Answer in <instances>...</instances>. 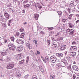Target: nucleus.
Returning a JSON list of instances; mask_svg holds the SVG:
<instances>
[{"label":"nucleus","mask_w":79,"mask_h":79,"mask_svg":"<svg viewBox=\"0 0 79 79\" xmlns=\"http://www.w3.org/2000/svg\"><path fill=\"white\" fill-rule=\"evenodd\" d=\"M73 29H68L66 30V33H69V35L73 37V36H74L76 34V30H73Z\"/></svg>","instance_id":"obj_1"},{"label":"nucleus","mask_w":79,"mask_h":79,"mask_svg":"<svg viewBox=\"0 0 79 79\" xmlns=\"http://www.w3.org/2000/svg\"><path fill=\"white\" fill-rule=\"evenodd\" d=\"M15 64V63L14 62L10 63L7 65L6 68L7 69H11L13 68H14Z\"/></svg>","instance_id":"obj_2"},{"label":"nucleus","mask_w":79,"mask_h":79,"mask_svg":"<svg viewBox=\"0 0 79 79\" xmlns=\"http://www.w3.org/2000/svg\"><path fill=\"white\" fill-rule=\"evenodd\" d=\"M50 60L52 63H55L57 60V58L55 56H53L50 57Z\"/></svg>","instance_id":"obj_3"},{"label":"nucleus","mask_w":79,"mask_h":79,"mask_svg":"<svg viewBox=\"0 0 79 79\" xmlns=\"http://www.w3.org/2000/svg\"><path fill=\"white\" fill-rule=\"evenodd\" d=\"M61 66H63V67H65L68 65V63L67 61L64 60V59H63L62 60L61 62Z\"/></svg>","instance_id":"obj_4"},{"label":"nucleus","mask_w":79,"mask_h":79,"mask_svg":"<svg viewBox=\"0 0 79 79\" xmlns=\"http://www.w3.org/2000/svg\"><path fill=\"white\" fill-rule=\"evenodd\" d=\"M4 15L5 17L6 20H8L9 19V18H10V15H9L8 13L7 12H6V11H5L4 12Z\"/></svg>","instance_id":"obj_5"},{"label":"nucleus","mask_w":79,"mask_h":79,"mask_svg":"<svg viewBox=\"0 0 79 79\" xmlns=\"http://www.w3.org/2000/svg\"><path fill=\"white\" fill-rule=\"evenodd\" d=\"M16 42L19 44H23V43L24 42L23 40L21 39L17 40Z\"/></svg>","instance_id":"obj_6"},{"label":"nucleus","mask_w":79,"mask_h":79,"mask_svg":"<svg viewBox=\"0 0 79 79\" xmlns=\"http://www.w3.org/2000/svg\"><path fill=\"white\" fill-rule=\"evenodd\" d=\"M69 53H70V56H72V57H74V56H75L76 54V52H69Z\"/></svg>","instance_id":"obj_7"},{"label":"nucleus","mask_w":79,"mask_h":79,"mask_svg":"<svg viewBox=\"0 0 79 79\" xmlns=\"http://www.w3.org/2000/svg\"><path fill=\"white\" fill-rule=\"evenodd\" d=\"M70 50L73 51H77V48L75 46H73L71 47L70 48Z\"/></svg>","instance_id":"obj_8"},{"label":"nucleus","mask_w":79,"mask_h":79,"mask_svg":"<svg viewBox=\"0 0 79 79\" xmlns=\"http://www.w3.org/2000/svg\"><path fill=\"white\" fill-rule=\"evenodd\" d=\"M9 49L10 50H13V51H15L16 50V46L15 45L12 46L11 47L9 48Z\"/></svg>","instance_id":"obj_9"},{"label":"nucleus","mask_w":79,"mask_h":79,"mask_svg":"<svg viewBox=\"0 0 79 79\" xmlns=\"http://www.w3.org/2000/svg\"><path fill=\"white\" fill-rule=\"evenodd\" d=\"M72 68L73 70H75L76 71H79V69L76 65H73L72 67Z\"/></svg>","instance_id":"obj_10"},{"label":"nucleus","mask_w":79,"mask_h":79,"mask_svg":"<svg viewBox=\"0 0 79 79\" xmlns=\"http://www.w3.org/2000/svg\"><path fill=\"white\" fill-rule=\"evenodd\" d=\"M15 75L16 77H20V76H21V75L20 74V73H19V72L18 70H17L16 71Z\"/></svg>","instance_id":"obj_11"},{"label":"nucleus","mask_w":79,"mask_h":79,"mask_svg":"<svg viewBox=\"0 0 79 79\" xmlns=\"http://www.w3.org/2000/svg\"><path fill=\"white\" fill-rule=\"evenodd\" d=\"M14 59L16 60L17 61H18V60H20V58H19V57L18 56V55H16L14 56Z\"/></svg>","instance_id":"obj_12"},{"label":"nucleus","mask_w":79,"mask_h":79,"mask_svg":"<svg viewBox=\"0 0 79 79\" xmlns=\"http://www.w3.org/2000/svg\"><path fill=\"white\" fill-rule=\"evenodd\" d=\"M56 67L57 69H60L61 67V65L60 63L57 64L56 65Z\"/></svg>","instance_id":"obj_13"},{"label":"nucleus","mask_w":79,"mask_h":79,"mask_svg":"<svg viewBox=\"0 0 79 79\" xmlns=\"http://www.w3.org/2000/svg\"><path fill=\"white\" fill-rule=\"evenodd\" d=\"M56 55L58 57H62L63 56V54L61 53H59L56 54Z\"/></svg>","instance_id":"obj_14"},{"label":"nucleus","mask_w":79,"mask_h":79,"mask_svg":"<svg viewBox=\"0 0 79 79\" xmlns=\"http://www.w3.org/2000/svg\"><path fill=\"white\" fill-rule=\"evenodd\" d=\"M17 50L18 51V52H21L23 50V48H21V47H18L17 48Z\"/></svg>","instance_id":"obj_15"},{"label":"nucleus","mask_w":79,"mask_h":79,"mask_svg":"<svg viewBox=\"0 0 79 79\" xmlns=\"http://www.w3.org/2000/svg\"><path fill=\"white\" fill-rule=\"evenodd\" d=\"M68 26L70 28H73V27H74V24L71 23H68Z\"/></svg>","instance_id":"obj_16"},{"label":"nucleus","mask_w":79,"mask_h":79,"mask_svg":"<svg viewBox=\"0 0 79 79\" xmlns=\"http://www.w3.org/2000/svg\"><path fill=\"white\" fill-rule=\"evenodd\" d=\"M39 14H35V19L36 20H37L38 19V18H39Z\"/></svg>","instance_id":"obj_17"},{"label":"nucleus","mask_w":79,"mask_h":79,"mask_svg":"<svg viewBox=\"0 0 79 79\" xmlns=\"http://www.w3.org/2000/svg\"><path fill=\"white\" fill-rule=\"evenodd\" d=\"M66 48V45H64L63 46L61 47L60 48V50H65Z\"/></svg>","instance_id":"obj_18"},{"label":"nucleus","mask_w":79,"mask_h":79,"mask_svg":"<svg viewBox=\"0 0 79 79\" xmlns=\"http://www.w3.org/2000/svg\"><path fill=\"white\" fill-rule=\"evenodd\" d=\"M67 11H68V13H69V14H70V13H71V12H72L71 8H67Z\"/></svg>","instance_id":"obj_19"},{"label":"nucleus","mask_w":79,"mask_h":79,"mask_svg":"<svg viewBox=\"0 0 79 79\" xmlns=\"http://www.w3.org/2000/svg\"><path fill=\"white\" fill-rule=\"evenodd\" d=\"M29 57L27 56L26 58V64H28V63H29Z\"/></svg>","instance_id":"obj_20"},{"label":"nucleus","mask_w":79,"mask_h":79,"mask_svg":"<svg viewBox=\"0 0 79 79\" xmlns=\"http://www.w3.org/2000/svg\"><path fill=\"white\" fill-rule=\"evenodd\" d=\"M73 16V14H70L69 16V17L68 18V19H69V20H71V19H72V17Z\"/></svg>","instance_id":"obj_21"},{"label":"nucleus","mask_w":79,"mask_h":79,"mask_svg":"<svg viewBox=\"0 0 79 79\" xmlns=\"http://www.w3.org/2000/svg\"><path fill=\"white\" fill-rule=\"evenodd\" d=\"M24 35H25V34L24 33L21 34L19 36L20 38H22V39L24 38Z\"/></svg>","instance_id":"obj_22"},{"label":"nucleus","mask_w":79,"mask_h":79,"mask_svg":"<svg viewBox=\"0 0 79 79\" xmlns=\"http://www.w3.org/2000/svg\"><path fill=\"white\" fill-rule=\"evenodd\" d=\"M38 7L39 8V10H41V8H42V6L40 5V3H38Z\"/></svg>","instance_id":"obj_23"},{"label":"nucleus","mask_w":79,"mask_h":79,"mask_svg":"<svg viewBox=\"0 0 79 79\" xmlns=\"http://www.w3.org/2000/svg\"><path fill=\"white\" fill-rule=\"evenodd\" d=\"M30 6V4H27L25 5H24V8H29Z\"/></svg>","instance_id":"obj_24"},{"label":"nucleus","mask_w":79,"mask_h":79,"mask_svg":"<svg viewBox=\"0 0 79 79\" xmlns=\"http://www.w3.org/2000/svg\"><path fill=\"white\" fill-rule=\"evenodd\" d=\"M13 21V19H11L8 22V25L9 26H10V24H11V21Z\"/></svg>","instance_id":"obj_25"},{"label":"nucleus","mask_w":79,"mask_h":79,"mask_svg":"<svg viewBox=\"0 0 79 79\" xmlns=\"http://www.w3.org/2000/svg\"><path fill=\"white\" fill-rule=\"evenodd\" d=\"M25 61V60L24 59H23L21 61H19V64H23V63H24V62Z\"/></svg>","instance_id":"obj_26"},{"label":"nucleus","mask_w":79,"mask_h":79,"mask_svg":"<svg viewBox=\"0 0 79 79\" xmlns=\"http://www.w3.org/2000/svg\"><path fill=\"white\" fill-rule=\"evenodd\" d=\"M39 68L42 73H43L44 72V69H43L42 67L41 66H40Z\"/></svg>","instance_id":"obj_27"},{"label":"nucleus","mask_w":79,"mask_h":79,"mask_svg":"<svg viewBox=\"0 0 79 79\" xmlns=\"http://www.w3.org/2000/svg\"><path fill=\"white\" fill-rule=\"evenodd\" d=\"M52 46L54 49H56V48H58V46L56 44L55 45H52Z\"/></svg>","instance_id":"obj_28"},{"label":"nucleus","mask_w":79,"mask_h":79,"mask_svg":"<svg viewBox=\"0 0 79 79\" xmlns=\"http://www.w3.org/2000/svg\"><path fill=\"white\" fill-rule=\"evenodd\" d=\"M31 79H38L36 75H34L32 76Z\"/></svg>","instance_id":"obj_29"},{"label":"nucleus","mask_w":79,"mask_h":79,"mask_svg":"<svg viewBox=\"0 0 79 79\" xmlns=\"http://www.w3.org/2000/svg\"><path fill=\"white\" fill-rule=\"evenodd\" d=\"M57 13L59 15V16H60L61 15H62V12L61 11H58Z\"/></svg>","instance_id":"obj_30"},{"label":"nucleus","mask_w":79,"mask_h":79,"mask_svg":"<svg viewBox=\"0 0 79 79\" xmlns=\"http://www.w3.org/2000/svg\"><path fill=\"white\" fill-rule=\"evenodd\" d=\"M13 44H9L8 45V47H9V48H10V47H12V46H13Z\"/></svg>","instance_id":"obj_31"},{"label":"nucleus","mask_w":79,"mask_h":79,"mask_svg":"<svg viewBox=\"0 0 79 79\" xmlns=\"http://www.w3.org/2000/svg\"><path fill=\"white\" fill-rule=\"evenodd\" d=\"M10 39L12 42H14V40H15V38L14 36H11Z\"/></svg>","instance_id":"obj_32"},{"label":"nucleus","mask_w":79,"mask_h":79,"mask_svg":"<svg viewBox=\"0 0 79 79\" xmlns=\"http://www.w3.org/2000/svg\"><path fill=\"white\" fill-rule=\"evenodd\" d=\"M35 66H36L34 64H32L30 65V67H31V68H34V67H35Z\"/></svg>","instance_id":"obj_33"},{"label":"nucleus","mask_w":79,"mask_h":79,"mask_svg":"<svg viewBox=\"0 0 79 79\" xmlns=\"http://www.w3.org/2000/svg\"><path fill=\"white\" fill-rule=\"evenodd\" d=\"M64 13H65L66 16H68V15H69L68 13L67 12L66 10H64Z\"/></svg>","instance_id":"obj_34"},{"label":"nucleus","mask_w":79,"mask_h":79,"mask_svg":"<svg viewBox=\"0 0 79 79\" xmlns=\"http://www.w3.org/2000/svg\"><path fill=\"white\" fill-rule=\"evenodd\" d=\"M1 54L2 56H4L5 54V52H1Z\"/></svg>","instance_id":"obj_35"},{"label":"nucleus","mask_w":79,"mask_h":79,"mask_svg":"<svg viewBox=\"0 0 79 79\" xmlns=\"http://www.w3.org/2000/svg\"><path fill=\"white\" fill-rule=\"evenodd\" d=\"M20 32H23L24 31V28L21 27L20 28Z\"/></svg>","instance_id":"obj_36"},{"label":"nucleus","mask_w":79,"mask_h":79,"mask_svg":"<svg viewBox=\"0 0 79 79\" xmlns=\"http://www.w3.org/2000/svg\"><path fill=\"white\" fill-rule=\"evenodd\" d=\"M45 59L46 60H47V61H49V57L47 56H46L45 57Z\"/></svg>","instance_id":"obj_37"},{"label":"nucleus","mask_w":79,"mask_h":79,"mask_svg":"<svg viewBox=\"0 0 79 79\" xmlns=\"http://www.w3.org/2000/svg\"><path fill=\"white\" fill-rule=\"evenodd\" d=\"M74 6V5H73V4H70V3L68 5V6H69V7H72V6Z\"/></svg>","instance_id":"obj_38"},{"label":"nucleus","mask_w":79,"mask_h":79,"mask_svg":"<svg viewBox=\"0 0 79 79\" xmlns=\"http://www.w3.org/2000/svg\"><path fill=\"white\" fill-rule=\"evenodd\" d=\"M30 53L31 55L32 56H33L34 55V52L32 51L30 52Z\"/></svg>","instance_id":"obj_39"},{"label":"nucleus","mask_w":79,"mask_h":79,"mask_svg":"<svg viewBox=\"0 0 79 79\" xmlns=\"http://www.w3.org/2000/svg\"><path fill=\"white\" fill-rule=\"evenodd\" d=\"M66 58L67 59V60H68L69 61V60H70V57H69V56H66Z\"/></svg>","instance_id":"obj_40"},{"label":"nucleus","mask_w":79,"mask_h":79,"mask_svg":"<svg viewBox=\"0 0 79 79\" xmlns=\"http://www.w3.org/2000/svg\"><path fill=\"white\" fill-rule=\"evenodd\" d=\"M50 1L51 3H53L55 2V0H50Z\"/></svg>","instance_id":"obj_41"},{"label":"nucleus","mask_w":79,"mask_h":79,"mask_svg":"<svg viewBox=\"0 0 79 79\" xmlns=\"http://www.w3.org/2000/svg\"><path fill=\"white\" fill-rule=\"evenodd\" d=\"M6 62H9V61H10V58H7L6 60Z\"/></svg>","instance_id":"obj_42"},{"label":"nucleus","mask_w":79,"mask_h":79,"mask_svg":"<svg viewBox=\"0 0 79 79\" xmlns=\"http://www.w3.org/2000/svg\"><path fill=\"white\" fill-rule=\"evenodd\" d=\"M41 58H42V59L43 60V61H44V63H45L46 62L45 60V59H44V57H43L42 56H41Z\"/></svg>","instance_id":"obj_43"},{"label":"nucleus","mask_w":79,"mask_h":79,"mask_svg":"<svg viewBox=\"0 0 79 79\" xmlns=\"http://www.w3.org/2000/svg\"><path fill=\"white\" fill-rule=\"evenodd\" d=\"M31 46V43H27V47H29Z\"/></svg>","instance_id":"obj_44"},{"label":"nucleus","mask_w":79,"mask_h":79,"mask_svg":"<svg viewBox=\"0 0 79 79\" xmlns=\"http://www.w3.org/2000/svg\"><path fill=\"white\" fill-rule=\"evenodd\" d=\"M40 3H41V4H42L43 6H45V4L44 2H40Z\"/></svg>","instance_id":"obj_45"},{"label":"nucleus","mask_w":79,"mask_h":79,"mask_svg":"<svg viewBox=\"0 0 79 79\" xmlns=\"http://www.w3.org/2000/svg\"><path fill=\"white\" fill-rule=\"evenodd\" d=\"M40 52L39 51H37V53L35 54V55H40Z\"/></svg>","instance_id":"obj_46"},{"label":"nucleus","mask_w":79,"mask_h":79,"mask_svg":"<svg viewBox=\"0 0 79 79\" xmlns=\"http://www.w3.org/2000/svg\"><path fill=\"white\" fill-rule=\"evenodd\" d=\"M76 76L74 74L73 75V79H76Z\"/></svg>","instance_id":"obj_47"},{"label":"nucleus","mask_w":79,"mask_h":79,"mask_svg":"<svg viewBox=\"0 0 79 79\" xmlns=\"http://www.w3.org/2000/svg\"><path fill=\"white\" fill-rule=\"evenodd\" d=\"M19 35V33L18 32H17L15 35L16 36H18Z\"/></svg>","instance_id":"obj_48"},{"label":"nucleus","mask_w":79,"mask_h":79,"mask_svg":"<svg viewBox=\"0 0 79 79\" xmlns=\"http://www.w3.org/2000/svg\"><path fill=\"white\" fill-rule=\"evenodd\" d=\"M48 29H49V31H51V30H52V29H53V27H48Z\"/></svg>","instance_id":"obj_49"},{"label":"nucleus","mask_w":79,"mask_h":79,"mask_svg":"<svg viewBox=\"0 0 79 79\" xmlns=\"http://www.w3.org/2000/svg\"><path fill=\"white\" fill-rule=\"evenodd\" d=\"M48 44V45H50V40H47Z\"/></svg>","instance_id":"obj_50"},{"label":"nucleus","mask_w":79,"mask_h":79,"mask_svg":"<svg viewBox=\"0 0 79 79\" xmlns=\"http://www.w3.org/2000/svg\"><path fill=\"white\" fill-rule=\"evenodd\" d=\"M61 30H62V31H64V29H65V28L64 27H62V28H61Z\"/></svg>","instance_id":"obj_51"},{"label":"nucleus","mask_w":79,"mask_h":79,"mask_svg":"<svg viewBox=\"0 0 79 79\" xmlns=\"http://www.w3.org/2000/svg\"><path fill=\"white\" fill-rule=\"evenodd\" d=\"M67 20V19H64L62 20L63 22H65Z\"/></svg>","instance_id":"obj_52"},{"label":"nucleus","mask_w":79,"mask_h":79,"mask_svg":"<svg viewBox=\"0 0 79 79\" xmlns=\"http://www.w3.org/2000/svg\"><path fill=\"white\" fill-rule=\"evenodd\" d=\"M52 44H53L52 45H56V43H54V42H52Z\"/></svg>","instance_id":"obj_53"},{"label":"nucleus","mask_w":79,"mask_h":79,"mask_svg":"<svg viewBox=\"0 0 79 79\" xmlns=\"http://www.w3.org/2000/svg\"><path fill=\"white\" fill-rule=\"evenodd\" d=\"M59 40H63V38L62 37H59L58 38Z\"/></svg>","instance_id":"obj_54"},{"label":"nucleus","mask_w":79,"mask_h":79,"mask_svg":"<svg viewBox=\"0 0 79 79\" xmlns=\"http://www.w3.org/2000/svg\"><path fill=\"white\" fill-rule=\"evenodd\" d=\"M69 3L72 5H74V2L73 1H72L71 3Z\"/></svg>","instance_id":"obj_55"},{"label":"nucleus","mask_w":79,"mask_h":79,"mask_svg":"<svg viewBox=\"0 0 79 79\" xmlns=\"http://www.w3.org/2000/svg\"><path fill=\"white\" fill-rule=\"evenodd\" d=\"M61 45V42H59L58 43V45L59 46H60Z\"/></svg>","instance_id":"obj_56"},{"label":"nucleus","mask_w":79,"mask_h":79,"mask_svg":"<svg viewBox=\"0 0 79 79\" xmlns=\"http://www.w3.org/2000/svg\"><path fill=\"white\" fill-rule=\"evenodd\" d=\"M51 39H52V40H53V41H55V38L52 37H51Z\"/></svg>","instance_id":"obj_57"},{"label":"nucleus","mask_w":79,"mask_h":79,"mask_svg":"<svg viewBox=\"0 0 79 79\" xmlns=\"http://www.w3.org/2000/svg\"><path fill=\"white\" fill-rule=\"evenodd\" d=\"M71 10L72 12H74V11H75L76 10L75 9H71Z\"/></svg>","instance_id":"obj_58"},{"label":"nucleus","mask_w":79,"mask_h":79,"mask_svg":"<svg viewBox=\"0 0 79 79\" xmlns=\"http://www.w3.org/2000/svg\"><path fill=\"white\" fill-rule=\"evenodd\" d=\"M76 58L77 59H79V54L77 55Z\"/></svg>","instance_id":"obj_59"},{"label":"nucleus","mask_w":79,"mask_h":79,"mask_svg":"<svg viewBox=\"0 0 79 79\" xmlns=\"http://www.w3.org/2000/svg\"><path fill=\"white\" fill-rule=\"evenodd\" d=\"M68 52V51H66L64 52V53H65V56H66L67 55V53Z\"/></svg>","instance_id":"obj_60"},{"label":"nucleus","mask_w":79,"mask_h":79,"mask_svg":"<svg viewBox=\"0 0 79 79\" xmlns=\"http://www.w3.org/2000/svg\"><path fill=\"white\" fill-rule=\"evenodd\" d=\"M3 26L4 27H6V26L5 24H3Z\"/></svg>","instance_id":"obj_61"},{"label":"nucleus","mask_w":79,"mask_h":79,"mask_svg":"<svg viewBox=\"0 0 79 79\" xmlns=\"http://www.w3.org/2000/svg\"><path fill=\"white\" fill-rule=\"evenodd\" d=\"M76 44V42L75 41H73L72 43L73 45H74V44Z\"/></svg>","instance_id":"obj_62"},{"label":"nucleus","mask_w":79,"mask_h":79,"mask_svg":"<svg viewBox=\"0 0 79 79\" xmlns=\"http://www.w3.org/2000/svg\"><path fill=\"white\" fill-rule=\"evenodd\" d=\"M75 16L77 17V18H79V15L78 14H76Z\"/></svg>","instance_id":"obj_63"},{"label":"nucleus","mask_w":79,"mask_h":79,"mask_svg":"<svg viewBox=\"0 0 79 79\" xmlns=\"http://www.w3.org/2000/svg\"><path fill=\"white\" fill-rule=\"evenodd\" d=\"M76 2H77V3H79V0H76L75 1Z\"/></svg>","instance_id":"obj_64"}]
</instances>
